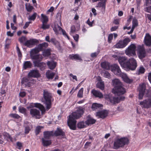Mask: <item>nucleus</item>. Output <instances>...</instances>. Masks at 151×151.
<instances>
[{"instance_id":"bb28decb","label":"nucleus","mask_w":151,"mask_h":151,"mask_svg":"<svg viewBox=\"0 0 151 151\" xmlns=\"http://www.w3.org/2000/svg\"><path fill=\"white\" fill-rule=\"evenodd\" d=\"M42 142L43 146L45 147L50 145L52 143L51 140H48L44 137L42 139Z\"/></svg>"},{"instance_id":"cd10ccee","label":"nucleus","mask_w":151,"mask_h":151,"mask_svg":"<svg viewBox=\"0 0 151 151\" xmlns=\"http://www.w3.org/2000/svg\"><path fill=\"white\" fill-rule=\"evenodd\" d=\"M48 46V44L46 42H45L42 43L38 45V46L40 50L42 51L45 50L47 47Z\"/></svg>"},{"instance_id":"bf43d9fd","label":"nucleus","mask_w":151,"mask_h":151,"mask_svg":"<svg viewBox=\"0 0 151 151\" xmlns=\"http://www.w3.org/2000/svg\"><path fill=\"white\" fill-rule=\"evenodd\" d=\"M113 38V35L112 34H109L108 37V42L110 43Z\"/></svg>"},{"instance_id":"680f3d73","label":"nucleus","mask_w":151,"mask_h":151,"mask_svg":"<svg viewBox=\"0 0 151 151\" xmlns=\"http://www.w3.org/2000/svg\"><path fill=\"white\" fill-rule=\"evenodd\" d=\"M45 23H43L42 26V28L43 29H48L49 28V26L48 25H46L45 24Z\"/></svg>"},{"instance_id":"f03ea898","label":"nucleus","mask_w":151,"mask_h":151,"mask_svg":"<svg viewBox=\"0 0 151 151\" xmlns=\"http://www.w3.org/2000/svg\"><path fill=\"white\" fill-rule=\"evenodd\" d=\"M118 60L122 67L128 69L134 70L137 66V61L133 58H131L128 60L125 57L120 56L118 57Z\"/></svg>"},{"instance_id":"69168bd1","label":"nucleus","mask_w":151,"mask_h":151,"mask_svg":"<svg viewBox=\"0 0 151 151\" xmlns=\"http://www.w3.org/2000/svg\"><path fill=\"white\" fill-rule=\"evenodd\" d=\"M31 23V22H26L24 26L23 27V29H26L29 26V24Z\"/></svg>"},{"instance_id":"423d86ee","label":"nucleus","mask_w":151,"mask_h":151,"mask_svg":"<svg viewBox=\"0 0 151 151\" xmlns=\"http://www.w3.org/2000/svg\"><path fill=\"white\" fill-rule=\"evenodd\" d=\"M139 92L138 99L139 100L142 99L144 94L146 90V85L145 83H143L140 84L137 89Z\"/></svg>"},{"instance_id":"58836bf2","label":"nucleus","mask_w":151,"mask_h":151,"mask_svg":"<svg viewBox=\"0 0 151 151\" xmlns=\"http://www.w3.org/2000/svg\"><path fill=\"white\" fill-rule=\"evenodd\" d=\"M137 72L139 74H143L145 71V69L143 66H141L137 70Z\"/></svg>"},{"instance_id":"7ed1b4c3","label":"nucleus","mask_w":151,"mask_h":151,"mask_svg":"<svg viewBox=\"0 0 151 151\" xmlns=\"http://www.w3.org/2000/svg\"><path fill=\"white\" fill-rule=\"evenodd\" d=\"M129 143V139L127 137H122L115 140L114 143V147L115 149H118L122 147Z\"/></svg>"},{"instance_id":"37998d69","label":"nucleus","mask_w":151,"mask_h":151,"mask_svg":"<svg viewBox=\"0 0 151 151\" xmlns=\"http://www.w3.org/2000/svg\"><path fill=\"white\" fill-rule=\"evenodd\" d=\"M19 112L23 114L24 115L26 114V109L23 107L20 106L19 107Z\"/></svg>"},{"instance_id":"79ce46f5","label":"nucleus","mask_w":151,"mask_h":151,"mask_svg":"<svg viewBox=\"0 0 151 151\" xmlns=\"http://www.w3.org/2000/svg\"><path fill=\"white\" fill-rule=\"evenodd\" d=\"M42 51L40 50L39 47L38 46H37V47L35 48V49L32 50L30 54H36L39 53L40 51Z\"/></svg>"},{"instance_id":"864d4df0","label":"nucleus","mask_w":151,"mask_h":151,"mask_svg":"<svg viewBox=\"0 0 151 151\" xmlns=\"http://www.w3.org/2000/svg\"><path fill=\"white\" fill-rule=\"evenodd\" d=\"M11 42L10 40L8 38L6 39L5 44V47L8 48L10 45Z\"/></svg>"},{"instance_id":"de8ad7c7","label":"nucleus","mask_w":151,"mask_h":151,"mask_svg":"<svg viewBox=\"0 0 151 151\" xmlns=\"http://www.w3.org/2000/svg\"><path fill=\"white\" fill-rule=\"evenodd\" d=\"M83 88H82L78 91L77 95V96L79 98H82L83 97Z\"/></svg>"},{"instance_id":"4be33fe9","label":"nucleus","mask_w":151,"mask_h":151,"mask_svg":"<svg viewBox=\"0 0 151 151\" xmlns=\"http://www.w3.org/2000/svg\"><path fill=\"white\" fill-rule=\"evenodd\" d=\"M108 113L106 111H102L97 112L96 113V116L98 118L104 119L107 116Z\"/></svg>"},{"instance_id":"f704fd0d","label":"nucleus","mask_w":151,"mask_h":151,"mask_svg":"<svg viewBox=\"0 0 151 151\" xmlns=\"http://www.w3.org/2000/svg\"><path fill=\"white\" fill-rule=\"evenodd\" d=\"M85 122L81 121L78 122L77 124V127L78 128L81 129L86 127Z\"/></svg>"},{"instance_id":"a19ab883","label":"nucleus","mask_w":151,"mask_h":151,"mask_svg":"<svg viewBox=\"0 0 151 151\" xmlns=\"http://www.w3.org/2000/svg\"><path fill=\"white\" fill-rule=\"evenodd\" d=\"M58 27L59 28V30L60 31V30H62V32L63 33V35L65 37H66L68 40L70 39V37L66 33L65 31L62 28L60 27L59 25L58 26Z\"/></svg>"},{"instance_id":"f3484780","label":"nucleus","mask_w":151,"mask_h":151,"mask_svg":"<svg viewBox=\"0 0 151 151\" xmlns=\"http://www.w3.org/2000/svg\"><path fill=\"white\" fill-rule=\"evenodd\" d=\"M28 76L29 77L38 78L40 76V74L38 70H33L29 72Z\"/></svg>"},{"instance_id":"ea45409f","label":"nucleus","mask_w":151,"mask_h":151,"mask_svg":"<svg viewBox=\"0 0 151 151\" xmlns=\"http://www.w3.org/2000/svg\"><path fill=\"white\" fill-rule=\"evenodd\" d=\"M106 3L101 1V2H99L96 7L99 8L101 7L102 8L104 9H105L106 8Z\"/></svg>"},{"instance_id":"39448f33","label":"nucleus","mask_w":151,"mask_h":151,"mask_svg":"<svg viewBox=\"0 0 151 151\" xmlns=\"http://www.w3.org/2000/svg\"><path fill=\"white\" fill-rule=\"evenodd\" d=\"M149 92V90H147L145 94L146 96L148 97V98L140 102V105L142 108L147 109L151 106V97H150V95L148 94Z\"/></svg>"},{"instance_id":"20e7f679","label":"nucleus","mask_w":151,"mask_h":151,"mask_svg":"<svg viewBox=\"0 0 151 151\" xmlns=\"http://www.w3.org/2000/svg\"><path fill=\"white\" fill-rule=\"evenodd\" d=\"M44 102L46 105V109H50L52 107V96L51 93L47 91L44 90L43 91Z\"/></svg>"},{"instance_id":"8fccbe9b","label":"nucleus","mask_w":151,"mask_h":151,"mask_svg":"<svg viewBox=\"0 0 151 151\" xmlns=\"http://www.w3.org/2000/svg\"><path fill=\"white\" fill-rule=\"evenodd\" d=\"M43 128V127L40 126H37L35 129V132L36 135H37L39 134L41 131V129Z\"/></svg>"},{"instance_id":"0e129e2a","label":"nucleus","mask_w":151,"mask_h":151,"mask_svg":"<svg viewBox=\"0 0 151 151\" xmlns=\"http://www.w3.org/2000/svg\"><path fill=\"white\" fill-rule=\"evenodd\" d=\"M93 21L91 22L90 21L89 19L87 21L86 23L88 24L90 27H92L93 26Z\"/></svg>"},{"instance_id":"4d7b16f0","label":"nucleus","mask_w":151,"mask_h":151,"mask_svg":"<svg viewBox=\"0 0 151 151\" xmlns=\"http://www.w3.org/2000/svg\"><path fill=\"white\" fill-rule=\"evenodd\" d=\"M104 76L106 78H110V74L107 71H106L104 73Z\"/></svg>"},{"instance_id":"b1692460","label":"nucleus","mask_w":151,"mask_h":151,"mask_svg":"<svg viewBox=\"0 0 151 151\" xmlns=\"http://www.w3.org/2000/svg\"><path fill=\"white\" fill-rule=\"evenodd\" d=\"M32 64L30 61H25L24 62L23 65V69L26 70L31 68Z\"/></svg>"},{"instance_id":"5701e85b","label":"nucleus","mask_w":151,"mask_h":151,"mask_svg":"<svg viewBox=\"0 0 151 151\" xmlns=\"http://www.w3.org/2000/svg\"><path fill=\"white\" fill-rule=\"evenodd\" d=\"M44 138L47 139L54 136L53 131H46L43 132Z\"/></svg>"},{"instance_id":"6ab92c4d","label":"nucleus","mask_w":151,"mask_h":151,"mask_svg":"<svg viewBox=\"0 0 151 151\" xmlns=\"http://www.w3.org/2000/svg\"><path fill=\"white\" fill-rule=\"evenodd\" d=\"M53 133L54 136L56 137L61 136L64 137L65 136V132L63 131L61 129L59 128H57L54 132H53Z\"/></svg>"},{"instance_id":"4468645a","label":"nucleus","mask_w":151,"mask_h":151,"mask_svg":"<svg viewBox=\"0 0 151 151\" xmlns=\"http://www.w3.org/2000/svg\"><path fill=\"white\" fill-rule=\"evenodd\" d=\"M30 114L32 117H35L36 119L40 118V111L36 109L32 108L30 110Z\"/></svg>"},{"instance_id":"49530a36","label":"nucleus","mask_w":151,"mask_h":151,"mask_svg":"<svg viewBox=\"0 0 151 151\" xmlns=\"http://www.w3.org/2000/svg\"><path fill=\"white\" fill-rule=\"evenodd\" d=\"M27 11L29 12H31L32 10L34 9L33 7L29 4L28 5H26L25 7Z\"/></svg>"},{"instance_id":"412c9836","label":"nucleus","mask_w":151,"mask_h":151,"mask_svg":"<svg viewBox=\"0 0 151 151\" xmlns=\"http://www.w3.org/2000/svg\"><path fill=\"white\" fill-rule=\"evenodd\" d=\"M91 93L95 97L99 98L100 99L103 97V95L102 93L100 91L95 89H93L92 90Z\"/></svg>"},{"instance_id":"4c0bfd02","label":"nucleus","mask_w":151,"mask_h":151,"mask_svg":"<svg viewBox=\"0 0 151 151\" xmlns=\"http://www.w3.org/2000/svg\"><path fill=\"white\" fill-rule=\"evenodd\" d=\"M9 116L11 117L16 119H19L21 118V117L17 114H10L9 115Z\"/></svg>"},{"instance_id":"2eb2a0df","label":"nucleus","mask_w":151,"mask_h":151,"mask_svg":"<svg viewBox=\"0 0 151 151\" xmlns=\"http://www.w3.org/2000/svg\"><path fill=\"white\" fill-rule=\"evenodd\" d=\"M40 61L38 60H34L33 61L34 66L39 68L40 70L43 71L45 69L46 65L44 62H41Z\"/></svg>"},{"instance_id":"e2e57ef3","label":"nucleus","mask_w":151,"mask_h":151,"mask_svg":"<svg viewBox=\"0 0 151 151\" xmlns=\"http://www.w3.org/2000/svg\"><path fill=\"white\" fill-rule=\"evenodd\" d=\"M30 129L29 127L27 126L25 128V134H27L30 131Z\"/></svg>"},{"instance_id":"aec40b11","label":"nucleus","mask_w":151,"mask_h":151,"mask_svg":"<svg viewBox=\"0 0 151 151\" xmlns=\"http://www.w3.org/2000/svg\"><path fill=\"white\" fill-rule=\"evenodd\" d=\"M96 120L93 118L90 115H88L86 117V120L85 121L86 124L88 126L89 125L95 124Z\"/></svg>"},{"instance_id":"f257e3e1","label":"nucleus","mask_w":151,"mask_h":151,"mask_svg":"<svg viewBox=\"0 0 151 151\" xmlns=\"http://www.w3.org/2000/svg\"><path fill=\"white\" fill-rule=\"evenodd\" d=\"M83 113L84 111L82 107H79L78 108L77 110L73 112L71 115L69 116L67 121V124L68 126L71 129L76 130V119L80 117Z\"/></svg>"},{"instance_id":"a211bd4d","label":"nucleus","mask_w":151,"mask_h":151,"mask_svg":"<svg viewBox=\"0 0 151 151\" xmlns=\"http://www.w3.org/2000/svg\"><path fill=\"white\" fill-rule=\"evenodd\" d=\"M144 42L146 46H151V36L149 33H146L144 38Z\"/></svg>"},{"instance_id":"9d476101","label":"nucleus","mask_w":151,"mask_h":151,"mask_svg":"<svg viewBox=\"0 0 151 151\" xmlns=\"http://www.w3.org/2000/svg\"><path fill=\"white\" fill-rule=\"evenodd\" d=\"M111 71L113 72L116 75L121 76L122 73L119 66L117 64H114L111 66Z\"/></svg>"},{"instance_id":"c85d7f7f","label":"nucleus","mask_w":151,"mask_h":151,"mask_svg":"<svg viewBox=\"0 0 151 151\" xmlns=\"http://www.w3.org/2000/svg\"><path fill=\"white\" fill-rule=\"evenodd\" d=\"M113 86H114V88L116 86H119L122 85V84L120 81L119 79H115L112 80V81Z\"/></svg>"},{"instance_id":"2f4dec72","label":"nucleus","mask_w":151,"mask_h":151,"mask_svg":"<svg viewBox=\"0 0 151 151\" xmlns=\"http://www.w3.org/2000/svg\"><path fill=\"white\" fill-rule=\"evenodd\" d=\"M47 65L50 69H54L56 66V63L54 62L48 61L47 62Z\"/></svg>"},{"instance_id":"7c9ffc66","label":"nucleus","mask_w":151,"mask_h":151,"mask_svg":"<svg viewBox=\"0 0 151 151\" xmlns=\"http://www.w3.org/2000/svg\"><path fill=\"white\" fill-rule=\"evenodd\" d=\"M55 73L50 71L48 70L46 73L47 78L49 79H52L54 78Z\"/></svg>"},{"instance_id":"774afa93","label":"nucleus","mask_w":151,"mask_h":151,"mask_svg":"<svg viewBox=\"0 0 151 151\" xmlns=\"http://www.w3.org/2000/svg\"><path fill=\"white\" fill-rule=\"evenodd\" d=\"M146 11L148 13H150L151 12V6L146 7Z\"/></svg>"},{"instance_id":"393cba45","label":"nucleus","mask_w":151,"mask_h":151,"mask_svg":"<svg viewBox=\"0 0 151 151\" xmlns=\"http://www.w3.org/2000/svg\"><path fill=\"white\" fill-rule=\"evenodd\" d=\"M30 57L32 59L41 61L42 60V57L39 54H30Z\"/></svg>"},{"instance_id":"09e8293b","label":"nucleus","mask_w":151,"mask_h":151,"mask_svg":"<svg viewBox=\"0 0 151 151\" xmlns=\"http://www.w3.org/2000/svg\"><path fill=\"white\" fill-rule=\"evenodd\" d=\"M37 15V13H34L32 15L29 17L28 20L29 21L32 20L34 21L36 19Z\"/></svg>"},{"instance_id":"a878e982","label":"nucleus","mask_w":151,"mask_h":151,"mask_svg":"<svg viewBox=\"0 0 151 151\" xmlns=\"http://www.w3.org/2000/svg\"><path fill=\"white\" fill-rule=\"evenodd\" d=\"M68 58L72 60H82L81 58L77 54L70 55L68 56Z\"/></svg>"},{"instance_id":"0eeeda50","label":"nucleus","mask_w":151,"mask_h":151,"mask_svg":"<svg viewBox=\"0 0 151 151\" xmlns=\"http://www.w3.org/2000/svg\"><path fill=\"white\" fill-rule=\"evenodd\" d=\"M136 47L135 44L130 45L126 49V54L129 56H133L136 55Z\"/></svg>"},{"instance_id":"dca6fc26","label":"nucleus","mask_w":151,"mask_h":151,"mask_svg":"<svg viewBox=\"0 0 151 151\" xmlns=\"http://www.w3.org/2000/svg\"><path fill=\"white\" fill-rule=\"evenodd\" d=\"M39 42L36 39H32L27 40L24 43V45L29 47H31L32 46L38 44Z\"/></svg>"},{"instance_id":"3c124183","label":"nucleus","mask_w":151,"mask_h":151,"mask_svg":"<svg viewBox=\"0 0 151 151\" xmlns=\"http://www.w3.org/2000/svg\"><path fill=\"white\" fill-rule=\"evenodd\" d=\"M123 78L124 81L127 83H130L132 81V80L129 79L126 75Z\"/></svg>"},{"instance_id":"338daca9","label":"nucleus","mask_w":151,"mask_h":151,"mask_svg":"<svg viewBox=\"0 0 151 151\" xmlns=\"http://www.w3.org/2000/svg\"><path fill=\"white\" fill-rule=\"evenodd\" d=\"M26 95V93L24 91L20 92L19 93V96L22 97H24Z\"/></svg>"},{"instance_id":"c03bdc74","label":"nucleus","mask_w":151,"mask_h":151,"mask_svg":"<svg viewBox=\"0 0 151 151\" xmlns=\"http://www.w3.org/2000/svg\"><path fill=\"white\" fill-rule=\"evenodd\" d=\"M5 138H7V140L9 139L12 141V138L11 135L8 133L6 132H4L3 134Z\"/></svg>"},{"instance_id":"e433bc0d","label":"nucleus","mask_w":151,"mask_h":151,"mask_svg":"<svg viewBox=\"0 0 151 151\" xmlns=\"http://www.w3.org/2000/svg\"><path fill=\"white\" fill-rule=\"evenodd\" d=\"M42 22L43 23H47L48 21V18L46 15L43 14H41Z\"/></svg>"},{"instance_id":"c9c22d12","label":"nucleus","mask_w":151,"mask_h":151,"mask_svg":"<svg viewBox=\"0 0 151 151\" xmlns=\"http://www.w3.org/2000/svg\"><path fill=\"white\" fill-rule=\"evenodd\" d=\"M96 87L102 90H104V82L101 81L98 83L97 84Z\"/></svg>"},{"instance_id":"72a5a7b5","label":"nucleus","mask_w":151,"mask_h":151,"mask_svg":"<svg viewBox=\"0 0 151 151\" xmlns=\"http://www.w3.org/2000/svg\"><path fill=\"white\" fill-rule=\"evenodd\" d=\"M42 55L44 57H48L51 55V49L50 48L43 50Z\"/></svg>"},{"instance_id":"ddd939ff","label":"nucleus","mask_w":151,"mask_h":151,"mask_svg":"<svg viewBox=\"0 0 151 151\" xmlns=\"http://www.w3.org/2000/svg\"><path fill=\"white\" fill-rule=\"evenodd\" d=\"M35 107L38 108L41 111L42 114L44 113L45 111V109L44 106L40 103H31L29 108H33Z\"/></svg>"},{"instance_id":"6e6552de","label":"nucleus","mask_w":151,"mask_h":151,"mask_svg":"<svg viewBox=\"0 0 151 151\" xmlns=\"http://www.w3.org/2000/svg\"><path fill=\"white\" fill-rule=\"evenodd\" d=\"M112 92L115 94L120 96L124 94L126 92V90L122 84L119 86H116L114 88L112 89Z\"/></svg>"},{"instance_id":"a18cd8bd","label":"nucleus","mask_w":151,"mask_h":151,"mask_svg":"<svg viewBox=\"0 0 151 151\" xmlns=\"http://www.w3.org/2000/svg\"><path fill=\"white\" fill-rule=\"evenodd\" d=\"M138 25V22L137 20L135 18H134L132 20V28H134L135 27Z\"/></svg>"},{"instance_id":"f8f14e48","label":"nucleus","mask_w":151,"mask_h":151,"mask_svg":"<svg viewBox=\"0 0 151 151\" xmlns=\"http://www.w3.org/2000/svg\"><path fill=\"white\" fill-rule=\"evenodd\" d=\"M106 99L109 104L114 105L119 102L118 97H112L108 95Z\"/></svg>"},{"instance_id":"13d9d810","label":"nucleus","mask_w":151,"mask_h":151,"mask_svg":"<svg viewBox=\"0 0 151 151\" xmlns=\"http://www.w3.org/2000/svg\"><path fill=\"white\" fill-rule=\"evenodd\" d=\"M26 38L25 37L22 36L19 39V41L21 43H23L25 41Z\"/></svg>"},{"instance_id":"9b49d317","label":"nucleus","mask_w":151,"mask_h":151,"mask_svg":"<svg viewBox=\"0 0 151 151\" xmlns=\"http://www.w3.org/2000/svg\"><path fill=\"white\" fill-rule=\"evenodd\" d=\"M138 55L139 58L142 59L145 58L146 56L145 49L144 47L140 45L137 46Z\"/></svg>"},{"instance_id":"5fc2aeb1","label":"nucleus","mask_w":151,"mask_h":151,"mask_svg":"<svg viewBox=\"0 0 151 151\" xmlns=\"http://www.w3.org/2000/svg\"><path fill=\"white\" fill-rule=\"evenodd\" d=\"M100 107L99 104L97 103H93L92 106V109H97Z\"/></svg>"},{"instance_id":"603ef678","label":"nucleus","mask_w":151,"mask_h":151,"mask_svg":"<svg viewBox=\"0 0 151 151\" xmlns=\"http://www.w3.org/2000/svg\"><path fill=\"white\" fill-rule=\"evenodd\" d=\"M16 49L18 56L19 58H20V59H21L22 57V55L19 47L17 45V46Z\"/></svg>"},{"instance_id":"1a4fd4ad","label":"nucleus","mask_w":151,"mask_h":151,"mask_svg":"<svg viewBox=\"0 0 151 151\" xmlns=\"http://www.w3.org/2000/svg\"><path fill=\"white\" fill-rule=\"evenodd\" d=\"M130 41L129 38H125L123 41H119L115 45V47L118 48H122L126 47Z\"/></svg>"},{"instance_id":"473e14b6","label":"nucleus","mask_w":151,"mask_h":151,"mask_svg":"<svg viewBox=\"0 0 151 151\" xmlns=\"http://www.w3.org/2000/svg\"><path fill=\"white\" fill-rule=\"evenodd\" d=\"M101 65L102 68L106 70H110L111 68L109 63L106 62L102 63Z\"/></svg>"},{"instance_id":"6e6d98bb","label":"nucleus","mask_w":151,"mask_h":151,"mask_svg":"<svg viewBox=\"0 0 151 151\" xmlns=\"http://www.w3.org/2000/svg\"><path fill=\"white\" fill-rule=\"evenodd\" d=\"M76 31V29L75 26L73 25L71 27L70 34L74 33Z\"/></svg>"},{"instance_id":"052dcab7","label":"nucleus","mask_w":151,"mask_h":151,"mask_svg":"<svg viewBox=\"0 0 151 151\" xmlns=\"http://www.w3.org/2000/svg\"><path fill=\"white\" fill-rule=\"evenodd\" d=\"M99 52H95L92 53L91 54V57L94 58L96 57L97 55L99 54Z\"/></svg>"},{"instance_id":"c756f323","label":"nucleus","mask_w":151,"mask_h":151,"mask_svg":"<svg viewBox=\"0 0 151 151\" xmlns=\"http://www.w3.org/2000/svg\"><path fill=\"white\" fill-rule=\"evenodd\" d=\"M50 42L52 43L54 45H56V46L58 49H60V45L55 38H51L50 40Z\"/></svg>"}]
</instances>
